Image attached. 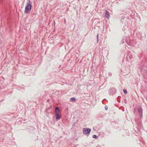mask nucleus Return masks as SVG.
<instances>
[{"instance_id":"f257e3e1","label":"nucleus","mask_w":147,"mask_h":147,"mask_svg":"<svg viewBox=\"0 0 147 147\" xmlns=\"http://www.w3.org/2000/svg\"><path fill=\"white\" fill-rule=\"evenodd\" d=\"M83 130V133L87 136H88L91 131V129L89 128H84Z\"/></svg>"},{"instance_id":"f03ea898","label":"nucleus","mask_w":147,"mask_h":147,"mask_svg":"<svg viewBox=\"0 0 147 147\" xmlns=\"http://www.w3.org/2000/svg\"><path fill=\"white\" fill-rule=\"evenodd\" d=\"M32 7L26 5L24 11V13L25 14L29 13L31 10Z\"/></svg>"},{"instance_id":"7ed1b4c3","label":"nucleus","mask_w":147,"mask_h":147,"mask_svg":"<svg viewBox=\"0 0 147 147\" xmlns=\"http://www.w3.org/2000/svg\"><path fill=\"white\" fill-rule=\"evenodd\" d=\"M138 112L140 116V117H142V110L141 107H140L138 109Z\"/></svg>"},{"instance_id":"20e7f679","label":"nucleus","mask_w":147,"mask_h":147,"mask_svg":"<svg viewBox=\"0 0 147 147\" xmlns=\"http://www.w3.org/2000/svg\"><path fill=\"white\" fill-rule=\"evenodd\" d=\"M116 92V90L115 89H111L110 90V95L111 94V95H113V94H115V93Z\"/></svg>"},{"instance_id":"39448f33","label":"nucleus","mask_w":147,"mask_h":147,"mask_svg":"<svg viewBox=\"0 0 147 147\" xmlns=\"http://www.w3.org/2000/svg\"><path fill=\"white\" fill-rule=\"evenodd\" d=\"M61 117V114L60 113H56V120L59 119Z\"/></svg>"},{"instance_id":"423d86ee","label":"nucleus","mask_w":147,"mask_h":147,"mask_svg":"<svg viewBox=\"0 0 147 147\" xmlns=\"http://www.w3.org/2000/svg\"><path fill=\"white\" fill-rule=\"evenodd\" d=\"M105 17L107 19H108L110 17V15L109 12L106 10L105 13Z\"/></svg>"},{"instance_id":"0eeeda50","label":"nucleus","mask_w":147,"mask_h":147,"mask_svg":"<svg viewBox=\"0 0 147 147\" xmlns=\"http://www.w3.org/2000/svg\"><path fill=\"white\" fill-rule=\"evenodd\" d=\"M32 3L30 1V0H27V2L26 3V5H27L29 6H30L32 7Z\"/></svg>"},{"instance_id":"6e6552de","label":"nucleus","mask_w":147,"mask_h":147,"mask_svg":"<svg viewBox=\"0 0 147 147\" xmlns=\"http://www.w3.org/2000/svg\"><path fill=\"white\" fill-rule=\"evenodd\" d=\"M60 109L59 107H56V113H60Z\"/></svg>"},{"instance_id":"1a4fd4ad","label":"nucleus","mask_w":147,"mask_h":147,"mask_svg":"<svg viewBox=\"0 0 147 147\" xmlns=\"http://www.w3.org/2000/svg\"><path fill=\"white\" fill-rule=\"evenodd\" d=\"M76 100V98L75 97H72L70 98L71 101H74Z\"/></svg>"},{"instance_id":"9d476101","label":"nucleus","mask_w":147,"mask_h":147,"mask_svg":"<svg viewBox=\"0 0 147 147\" xmlns=\"http://www.w3.org/2000/svg\"><path fill=\"white\" fill-rule=\"evenodd\" d=\"M123 92L125 94H126L127 93V90L125 89H124L123 90Z\"/></svg>"},{"instance_id":"9b49d317","label":"nucleus","mask_w":147,"mask_h":147,"mask_svg":"<svg viewBox=\"0 0 147 147\" xmlns=\"http://www.w3.org/2000/svg\"><path fill=\"white\" fill-rule=\"evenodd\" d=\"M92 138H98V137L95 135H94L92 136Z\"/></svg>"},{"instance_id":"f8f14e48","label":"nucleus","mask_w":147,"mask_h":147,"mask_svg":"<svg viewBox=\"0 0 147 147\" xmlns=\"http://www.w3.org/2000/svg\"><path fill=\"white\" fill-rule=\"evenodd\" d=\"M124 40L123 39H122L121 40V44H123L124 43Z\"/></svg>"},{"instance_id":"ddd939ff","label":"nucleus","mask_w":147,"mask_h":147,"mask_svg":"<svg viewBox=\"0 0 147 147\" xmlns=\"http://www.w3.org/2000/svg\"><path fill=\"white\" fill-rule=\"evenodd\" d=\"M108 75L109 76H112V74L111 72H109L108 73Z\"/></svg>"},{"instance_id":"4468645a","label":"nucleus","mask_w":147,"mask_h":147,"mask_svg":"<svg viewBox=\"0 0 147 147\" xmlns=\"http://www.w3.org/2000/svg\"><path fill=\"white\" fill-rule=\"evenodd\" d=\"M108 107L107 106H106L105 107V109L106 110H108Z\"/></svg>"},{"instance_id":"2eb2a0df","label":"nucleus","mask_w":147,"mask_h":147,"mask_svg":"<svg viewBox=\"0 0 147 147\" xmlns=\"http://www.w3.org/2000/svg\"><path fill=\"white\" fill-rule=\"evenodd\" d=\"M129 56V55H127V56H126V58L127 59V60H128V61H129V59H128V56Z\"/></svg>"},{"instance_id":"dca6fc26","label":"nucleus","mask_w":147,"mask_h":147,"mask_svg":"<svg viewBox=\"0 0 147 147\" xmlns=\"http://www.w3.org/2000/svg\"><path fill=\"white\" fill-rule=\"evenodd\" d=\"M97 38H98V34H97L96 36Z\"/></svg>"},{"instance_id":"f3484780","label":"nucleus","mask_w":147,"mask_h":147,"mask_svg":"<svg viewBox=\"0 0 147 147\" xmlns=\"http://www.w3.org/2000/svg\"><path fill=\"white\" fill-rule=\"evenodd\" d=\"M55 21H54V26H55Z\"/></svg>"},{"instance_id":"a211bd4d","label":"nucleus","mask_w":147,"mask_h":147,"mask_svg":"<svg viewBox=\"0 0 147 147\" xmlns=\"http://www.w3.org/2000/svg\"><path fill=\"white\" fill-rule=\"evenodd\" d=\"M99 38H97V42H98L99 41Z\"/></svg>"},{"instance_id":"6ab92c4d","label":"nucleus","mask_w":147,"mask_h":147,"mask_svg":"<svg viewBox=\"0 0 147 147\" xmlns=\"http://www.w3.org/2000/svg\"><path fill=\"white\" fill-rule=\"evenodd\" d=\"M54 31H55V27H54Z\"/></svg>"},{"instance_id":"aec40b11","label":"nucleus","mask_w":147,"mask_h":147,"mask_svg":"<svg viewBox=\"0 0 147 147\" xmlns=\"http://www.w3.org/2000/svg\"><path fill=\"white\" fill-rule=\"evenodd\" d=\"M96 147H100V146L98 145Z\"/></svg>"},{"instance_id":"412c9836","label":"nucleus","mask_w":147,"mask_h":147,"mask_svg":"<svg viewBox=\"0 0 147 147\" xmlns=\"http://www.w3.org/2000/svg\"><path fill=\"white\" fill-rule=\"evenodd\" d=\"M25 0H24V1Z\"/></svg>"}]
</instances>
